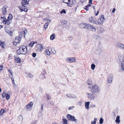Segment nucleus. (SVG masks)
<instances>
[{"mask_svg": "<svg viewBox=\"0 0 124 124\" xmlns=\"http://www.w3.org/2000/svg\"><path fill=\"white\" fill-rule=\"evenodd\" d=\"M7 7V6L5 5L2 8V13L3 15L1 16L0 19L2 21L1 23H3L4 24H5L7 23L8 25H9L11 23V20L8 19L7 20L5 18V16L6 13V8Z\"/></svg>", "mask_w": 124, "mask_h": 124, "instance_id": "obj_1", "label": "nucleus"}, {"mask_svg": "<svg viewBox=\"0 0 124 124\" xmlns=\"http://www.w3.org/2000/svg\"><path fill=\"white\" fill-rule=\"evenodd\" d=\"M88 88H90L91 92L93 94H95L100 91V86L97 84H95L91 86H89Z\"/></svg>", "mask_w": 124, "mask_h": 124, "instance_id": "obj_2", "label": "nucleus"}, {"mask_svg": "<svg viewBox=\"0 0 124 124\" xmlns=\"http://www.w3.org/2000/svg\"><path fill=\"white\" fill-rule=\"evenodd\" d=\"M27 52V49L26 46H22L20 47L18 49L17 51V54H25Z\"/></svg>", "mask_w": 124, "mask_h": 124, "instance_id": "obj_3", "label": "nucleus"}, {"mask_svg": "<svg viewBox=\"0 0 124 124\" xmlns=\"http://www.w3.org/2000/svg\"><path fill=\"white\" fill-rule=\"evenodd\" d=\"M118 58L121 62L122 69L124 71V51L123 54H120Z\"/></svg>", "mask_w": 124, "mask_h": 124, "instance_id": "obj_4", "label": "nucleus"}, {"mask_svg": "<svg viewBox=\"0 0 124 124\" xmlns=\"http://www.w3.org/2000/svg\"><path fill=\"white\" fill-rule=\"evenodd\" d=\"M105 20L104 16L101 15L99 16L98 20L97 21V24L100 25H102L104 23Z\"/></svg>", "mask_w": 124, "mask_h": 124, "instance_id": "obj_5", "label": "nucleus"}, {"mask_svg": "<svg viewBox=\"0 0 124 124\" xmlns=\"http://www.w3.org/2000/svg\"><path fill=\"white\" fill-rule=\"evenodd\" d=\"M113 78V75L112 74H110L108 76L107 80V83L109 84L112 83Z\"/></svg>", "mask_w": 124, "mask_h": 124, "instance_id": "obj_6", "label": "nucleus"}, {"mask_svg": "<svg viewBox=\"0 0 124 124\" xmlns=\"http://www.w3.org/2000/svg\"><path fill=\"white\" fill-rule=\"evenodd\" d=\"M33 105V103L32 102H31L27 104L25 106V108L27 110L30 111L31 110Z\"/></svg>", "mask_w": 124, "mask_h": 124, "instance_id": "obj_7", "label": "nucleus"}, {"mask_svg": "<svg viewBox=\"0 0 124 124\" xmlns=\"http://www.w3.org/2000/svg\"><path fill=\"white\" fill-rule=\"evenodd\" d=\"M94 94L92 93H90L88 92H87L86 93V95L87 98L91 100H93L95 98V96L94 95Z\"/></svg>", "mask_w": 124, "mask_h": 124, "instance_id": "obj_8", "label": "nucleus"}, {"mask_svg": "<svg viewBox=\"0 0 124 124\" xmlns=\"http://www.w3.org/2000/svg\"><path fill=\"white\" fill-rule=\"evenodd\" d=\"M66 60L67 62L70 63L77 62L75 57H67L66 58Z\"/></svg>", "mask_w": 124, "mask_h": 124, "instance_id": "obj_9", "label": "nucleus"}, {"mask_svg": "<svg viewBox=\"0 0 124 124\" xmlns=\"http://www.w3.org/2000/svg\"><path fill=\"white\" fill-rule=\"evenodd\" d=\"M89 21L91 23L93 24H97V20L94 17L91 16L89 17Z\"/></svg>", "mask_w": 124, "mask_h": 124, "instance_id": "obj_10", "label": "nucleus"}, {"mask_svg": "<svg viewBox=\"0 0 124 124\" xmlns=\"http://www.w3.org/2000/svg\"><path fill=\"white\" fill-rule=\"evenodd\" d=\"M67 116L69 120L72 121H74L76 122H77V120L75 119L74 116H72L68 114L67 115Z\"/></svg>", "mask_w": 124, "mask_h": 124, "instance_id": "obj_11", "label": "nucleus"}, {"mask_svg": "<svg viewBox=\"0 0 124 124\" xmlns=\"http://www.w3.org/2000/svg\"><path fill=\"white\" fill-rule=\"evenodd\" d=\"M116 47L120 49L124 50V44L121 43H118L116 45Z\"/></svg>", "mask_w": 124, "mask_h": 124, "instance_id": "obj_12", "label": "nucleus"}, {"mask_svg": "<svg viewBox=\"0 0 124 124\" xmlns=\"http://www.w3.org/2000/svg\"><path fill=\"white\" fill-rule=\"evenodd\" d=\"M75 0H69L67 4V5L69 7H71L76 3Z\"/></svg>", "mask_w": 124, "mask_h": 124, "instance_id": "obj_13", "label": "nucleus"}, {"mask_svg": "<svg viewBox=\"0 0 124 124\" xmlns=\"http://www.w3.org/2000/svg\"><path fill=\"white\" fill-rule=\"evenodd\" d=\"M66 96L69 98H70L76 99L77 98V97L76 95L70 93L67 94Z\"/></svg>", "mask_w": 124, "mask_h": 124, "instance_id": "obj_14", "label": "nucleus"}, {"mask_svg": "<svg viewBox=\"0 0 124 124\" xmlns=\"http://www.w3.org/2000/svg\"><path fill=\"white\" fill-rule=\"evenodd\" d=\"M2 96L3 98L6 97V99L8 100L9 99L10 97V95L5 93H3L2 94Z\"/></svg>", "mask_w": 124, "mask_h": 124, "instance_id": "obj_15", "label": "nucleus"}, {"mask_svg": "<svg viewBox=\"0 0 124 124\" xmlns=\"http://www.w3.org/2000/svg\"><path fill=\"white\" fill-rule=\"evenodd\" d=\"M14 58L15 61L16 62L18 63L20 62L21 60L19 58V56H18L17 55H15L14 56Z\"/></svg>", "mask_w": 124, "mask_h": 124, "instance_id": "obj_16", "label": "nucleus"}, {"mask_svg": "<svg viewBox=\"0 0 124 124\" xmlns=\"http://www.w3.org/2000/svg\"><path fill=\"white\" fill-rule=\"evenodd\" d=\"M38 50L39 51H42L43 50V46L41 44H39L37 46Z\"/></svg>", "mask_w": 124, "mask_h": 124, "instance_id": "obj_17", "label": "nucleus"}, {"mask_svg": "<svg viewBox=\"0 0 124 124\" xmlns=\"http://www.w3.org/2000/svg\"><path fill=\"white\" fill-rule=\"evenodd\" d=\"M20 9L21 12L23 11L26 12L28 10V8L25 6H23L22 7L20 8Z\"/></svg>", "mask_w": 124, "mask_h": 124, "instance_id": "obj_18", "label": "nucleus"}, {"mask_svg": "<svg viewBox=\"0 0 124 124\" xmlns=\"http://www.w3.org/2000/svg\"><path fill=\"white\" fill-rule=\"evenodd\" d=\"M29 0H23L22 4L23 6H25L29 4Z\"/></svg>", "mask_w": 124, "mask_h": 124, "instance_id": "obj_19", "label": "nucleus"}, {"mask_svg": "<svg viewBox=\"0 0 124 124\" xmlns=\"http://www.w3.org/2000/svg\"><path fill=\"white\" fill-rule=\"evenodd\" d=\"M21 39V38L16 37V39L15 40V42L16 43H19L20 42Z\"/></svg>", "mask_w": 124, "mask_h": 124, "instance_id": "obj_20", "label": "nucleus"}, {"mask_svg": "<svg viewBox=\"0 0 124 124\" xmlns=\"http://www.w3.org/2000/svg\"><path fill=\"white\" fill-rule=\"evenodd\" d=\"M91 26V25L89 24L85 23V29L89 30Z\"/></svg>", "mask_w": 124, "mask_h": 124, "instance_id": "obj_21", "label": "nucleus"}, {"mask_svg": "<svg viewBox=\"0 0 124 124\" xmlns=\"http://www.w3.org/2000/svg\"><path fill=\"white\" fill-rule=\"evenodd\" d=\"M90 103V102L89 101L85 102V107L86 109H88L89 108V105Z\"/></svg>", "mask_w": 124, "mask_h": 124, "instance_id": "obj_22", "label": "nucleus"}, {"mask_svg": "<svg viewBox=\"0 0 124 124\" xmlns=\"http://www.w3.org/2000/svg\"><path fill=\"white\" fill-rule=\"evenodd\" d=\"M0 46L2 48H4L6 46V44L5 42L4 41H1L0 42Z\"/></svg>", "mask_w": 124, "mask_h": 124, "instance_id": "obj_23", "label": "nucleus"}, {"mask_svg": "<svg viewBox=\"0 0 124 124\" xmlns=\"http://www.w3.org/2000/svg\"><path fill=\"white\" fill-rule=\"evenodd\" d=\"M120 116L119 115H117L116 117L115 122L116 123L119 124L120 123Z\"/></svg>", "mask_w": 124, "mask_h": 124, "instance_id": "obj_24", "label": "nucleus"}, {"mask_svg": "<svg viewBox=\"0 0 124 124\" xmlns=\"http://www.w3.org/2000/svg\"><path fill=\"white\" fill-rule=\"evenodd\" d=\"M45 54L46 55H49L50 54V53L49 50L48 49H46L45 52Z\"/></svg>", "mask_w": 124, "mask_h": 124, "instance_id": "obj_25", "label": "nucleus"}, {"mask_svg": "<svg viewBox=\"0 0 124 124\" xmlns=\"http://www.w3.org/2000/svg\"><path fill=\"white\" fill-rule=\"evenodd\" d=\"M17 119L19 121L22 122L23 120V118L22 116L20 115L18 117Z\"/></svg>", "mask_w": 124, "mask_h": 124, "instance_id": "obj_26", "label": "nucleus"}, {"mask_svg": "<svg viewBox=\"0 0 124 124\" xmlns=\"http://www.w3.org/2000/svg\"><path fill=\"white\" fill-rule=\"evenodd\" d=\"M5 31L6 32L8 33L11 36L12 35V33L8 29V28L5 29Z\"/></svg>", "mask_w": 124, "mask_h": 124, "instance_id": "obj_27", "label": "nucleus"}, {"mask_svg": "<svg viewBox=\"0 0 124 124\" xmlns=\"http://www.w3.org/2000/svg\"><path fill=\"white\" fill-rule=\"evenodd\" d=\"M27 30L25 28L23 29H22V31L21 32L22 33L25 35L27 33Z\"/></svg>", "mask_w": 124, "mask_h": 124, "instance_id": "obj_28", "label": "nucleus"}, {"mask_svg": "<svg viewBox=\"0 0 124 124\" xmlns=\"http://www.w3.org/2000/svg\"><path fill=\"white\" fill-rule=\"evenodd\" d=\"M87 83L88 85H92V80L91 79H88L87 81Z\"/></svg>", "mask_w": 124, "mask_h": 124, "instance_id": "obj_29", "label": "nucleus"}, {"mask_svg": "<svg viewBox=\"0 0 124 124\" xmlns=\"http://www.w3.org/2000/svg\"><path fill=\"white\" fill-rule=\"evenodd\" d=\"M85 23H81L80 24L79 26V27L82 29L85 28Z\"/></svg>", "mask_w": 124, "mask_h": 124, "instance_id": "obj_30", "label": "nucleus"}, {"mask_svg": "<svg viewBox=\"0 0 124 124\" xmlns=\"http://www.w3.org/2000/svg\"><path fill=\"white\" fill-rule=\"evenodd\" d=\"M91 5L90 4H89L85 6L84 8V9L86 10H88L91 6Z\"/></svg>", "mask_w": 124, "mask_h": 124, "instance_id": "obj_31", "label": "nucleus"}, {"mask_svg": "<svg viewBox=\"0 0 124 124\" xmlns=\"http://www.w3.org/2000/svg\"><path fill=\"white\" fill-rule=\"evenodd\" d=\"M55 38V34L54 33H53L51 35L50 37V39L51 40H53Z\"/></svg>", "mask_w": 124, "mask_h": 124, "instance_id": "obj_32", "label": "nucleus"}, {"mask_svg": "<svg viewBox=\"0 0 124 124\" xmlns=\"http://www.w3.org/2000/svg\"><path fill=\"white\" fill-rule=\"evenodd\" d=\"M96 29L93 26L91 25V26L89 30H91L93 31H96Z\"/></svg>", "mask_w": 124, "mask_h": 124, "instance_id": "obj_33", "label": "nucleus"}, {"mask_svg": "<svg viewBox=\"0 0 124 124\" xmlns=\"http://www.w3.org/2000/svg\"><path fill=\"white\" fill-rule=\"evenodd\" d=\"M37 43V42H34L33 41L32 42L29 44V46L30 47H32L35 44Z\"/></svg>", "mask_w": 124, "mask_h": 124, "instance_id": "obj_34", "label": "nucleus"}, {"mask_svg": "<svg viewBox=\"0 0 124 124\" xmlns=\"http://www.w3.org/2000/svg\"><path fill=\"white\" fill-rule=\"evenodd\" d=\"M11 79L12 81V84L14 86V87H15L16 86V85L15 84V83L14 78L13 77L11 78Z\"/></svg>", "mask_w": 124, "mask_h": 124, "instance_id": "obj_35", "label": "nucleus"}, {"mask_svg": "<svg viewBox=\"0 0 124 124\" xmlns=\"http://www.w3.org/2000/svg\"><path fill=\"white\" fill-rule=\"evenodd\" d=\"M62 121L63 124H67L68 121L67 120L65 119H63Z\"/></svg>", "mask_w": 124, "mask_h": 124, "instance_id": "obj_36", "label": "nucleus"}, {"mask_svg": "<svg viewBox=\"0 0 124 124\" xmlns=\"http://www.w3.org/2000/svg\"><path fill=\"white\" fill-rule=\"evenodd\" d=\"M48 24L49 23L47 22L45 24L44 26V28L45 29V30L48 27Z\"/></svg>", "mask_w": 124, "mask_h": 124, "instance_id": "obj_37", "label": "nucleus"}, {"mask_svg": "<svg viewBox=\"0 0 124 124\" xmlns=\"http://www.w3.org/2000/svg\"><path fill=\"white\" fill-rule=\"evenodd\" d=\"M51 53L53 54H55L56 53V52L55 51L54 49V48H52L51 49Z\"/></svg>", "mask_w": 124, "mask_h": 124, "instance_id": "obj_38", "label": "nucleus"}, {"mask_svg": "<svg viewBox=\"0 0 124 124\" xmlns=\"http://www.w3.org/2000/svg\"><path fill=\"white\" fill-rule=\"evenodd\" d=\"M95 64H92L91 66V69L93 70H94L95 68Z\"/></svg>", "mask_w": 124, "mask_h": 124, "instance_id": "obj_39", "label": "nucleus"}, {"mask_svg": "<svg viewBox=\"0 0 124 124\" xmlns=\"http://www.w3.org/2000/svg\"><path fill=\"white\" fill-rule=\"evenodd\" d=\"M13 18V16H12V15L10 14L8 16V19L9 20H11Z\"/></svg>", "mask_w": 124, "mask_h": 124, "instance_id": "obj_40", "label": "nucleus"}, {"mask_svg": "<svg viewBox=\"0 0 124 124\" xmlns=\"http://www.w3.org/2000/svg\"><path fill=\"white\" fill-rule=\"evenodd\" d=\"M6 112L5 110L3 109H2L0 110V115H2L5 113Z\"/></svg>", "mask_w": 124, "mask_h": 124, "instance_id": "obj_41", "label": "nucleus"}, {"mask_svg": "<svg viewBox=\"0 0 124 124\" xmlns=\"http://www.w3.org/2000/svg\"><path fill=\"white\" fill-rule=\"evenodd\" d=\"M103 119L102 118H101L100 120V124H102L103 122Z\"/></svg>", "mask_w": 124, "mask_h": 124, "instance_id": "obj_42", "label": "nucleus"}, {"mask_svg": "<svg viewBox=\"0 0 124 124\" xmlns=\"http://www.w3.org/2000/svg\"><path fill=\"white\" fill-rule=\"evenodd\" d=\"M62 22L65 24H66L67 23L68 21L66 20H63L62 21Z\"/></svg>", "mask_w": 124, "mask_h": 124, "instance_id": "obj_43", "label": "nucleus"}, {"mask_svg": "<svg viewBox=\"0 0 124 124\" xmlns=\"http://www.w3.org/2000/svg\"><path fill=\"white\" fill-rule=\"evenodd\" d=\"M74 107H75L74 106H71L70 107L68 108V109L69 110H70L74 108Z\"/></svg>", "mask_w": 124, "mask_h": 124, "instance_id": "obj_44", "label": "nucleus"}, {"mask_svg": "<svg viewBox=\"0 0 124 124\" xmlns=\"http://www.w3.org/2000/svg\"><path fill=\"white\" fill-rule=\"evenodd\" d=\"M60 13L61 14H62L63 13L65 14L66 13V11H65V10L64 9L60 12Z\"/></svg>", "mask_w": 124, "mask_h": 124, "instance_id": "obj_45", "label": "nucleus"}, {"mask_svg": "<svg viewBox=\"0 0 124 124\" xmlns=\"http://www.w3.org/2000/svg\"><path fill=\"white\" fill-rule=\"evenodd\" d=\"M69 0H63V2L66 4H67L68 2H69Z\"/></svg>", "mask_w": 124, "mask_h": 124, "instance_id": "obj_46", "label": "nucleus"}, {"mask_svg": "<svg viewBox=\"0 0 124 124\" xmlns=\"http://www.w3.org/2000/svg\"><path fill=\"white\" fill-rule=\"evenodd\" d=\"M44 20H46V21H48L49 23L50 22H51V20L50 19H47V18L45 19H44Z\"/></svg>", "mask_w": 124, "mask_h": 124, "instance_id": "obj_47", "label": "nucleus"}, {"mask_svg": "<svg viewBox=\"0 0 124 124\" xmlns=\"http://www.w3.org/2000/svg\"><path fill=\"white\" fill-rule=\"evenodd\" d=\"M46 71L45 70H44L42 72L41 74H42V75H44L46 73Z\"/></svg>", "mask_w": 124, "mask_h": 124, "instance_id": "obj_48", "label": "nucleus"}, {"mask_svg": "<svg viewBox=\"0 0 124 124\" xmlns=\"http://www.w3.org/2000/svg\"><path fill=\"white\" fill-rule=\"evenodd\" d=\"M82 104V102L81 101L78 102V104L79 106H81Z\"/></svg>", "mask_w": 124, "mask_h": 124, "instance_id": "obj_49", "label": "nucleus"}, {"mask_svg": "<svg viewBox=\"0 0 124 124\" xmlns=\"http://www.w3.org/2000/svg\"><path fill=\"white\" fill-rule=\"evenodd\" d=\"M28 76L30 78H32L33 77V75L32 74L30 73L28 74Z\"/></svg>", "mask_w": 124, "mask_h": 124, "instance_id": "obj_50", "label": "nucleus"}, {"mask_svg": "<svg viewBox=\"0 0 124 124\" xmlns=\"http://www.w3.org/2000/svg\"><path fill=\"white\" fill-rule=\"evenodd\" d=\"M8 71L9 72V73H10V74L12 76H13V72H12V70H8Z\"/></svg>", "mask_w": 124, "mask_h": 124, "instance_id": "obj_51", "label": "nucleus"}, {"mask_svg": "<svg viewBox=\"0 0 124 124\" xmlns=\"http://www.w3.org/2000/svg\"><path fill=\"white\" fill-rule=\"evenodd\" d=\"M36 55V54L35 53H33L32 54V56L33 57H35Z\"/></svg>", "mask_w": 124, "mask_h": 124, "instance_id": "obj_52", "label": "nucleus"}, {"mask_svg": "<svg viewBox=\"0 0 124 124\" xmlns=\"http://www.w3.org/2000/svg\"><path fill=\"white\" fill-rule=\"evenodd\" d=\"M12 57V55L11 54H10L9 55V56L8 57V59H10Z\"/></svg>", "mask_w": 124, "mask_h": 124, "instance_id": "obj_53", "label": "nucleus"}, {"mask_svg": "<svg viewBox=\"0 0 124 124\" xmlns=\"http://www.w3.org/2000/svg\"><path fill=\"white\" fill-rule=\"evenodd\" d=\"M96 122L95 121H93L91 122V124H95Z\"/></svg>", "mask_w": 124, "mask_h": 124, "instance_id": "obj_54", "label": "nucleus"}, {"mask_svg": "<svg viewBox=\"0 0 124 124\" xmlns=\"http://www.w3.org/2000/svg\"><path fill=\"white\" fill-rule=\"evenodd\" d=\"M44 105L43 104H42L41 105V109L42 110H43V107Z\"/></svg>", "mask_w": 124, "mask_h": 124, "instance_id": "obj_55", "label": "nucleus"}, {"mask_svg": "<svg viewBox=\"0 0 124 124\" xmlns=\"http://www.w3.org/2000/svg\"><path fill=\"white\" fill-rule=\"evenodd\" d=\"M3 65H1L0 66V70H1L3 69Z\"/></svg>", "mask_w": 124, "mask_h": 124, "instance_id": "obj_56", "label": "nucleus"}, {"mask_svg": "<svg viewBox=\"0 0 124 124\" xmlns=\"http://www.w3.org/2000/svg\"><path fill=\"white\" fill-rule=\"evenodd\" d=\"M44 62L45 63V64H47V63H48L47 61H46V60H45L44 61Z\"/></svg>", "mask_w": 124, "mask_h": 124, "instance_id": "obj_57", "label": "nucleus"}, {"mask_svg": "<svg viewBox=\"0 0 124 124\" xmlns=\"http://www.w3.org/2000/svg\"><path fill=\"white\" fill-rule=\"evenodd\" d=\"M99 13V12L98 11L97 12V13L95 14V16H97L98 15V13Z\"/></svg>", "mask_w": 124, "mask_h": 124, "instance_id": "obj_58", "label": "nucleus"}, {"mask_svg": "<svg viewBox=\"0 0 124 124\" xmlns=\"http://www.w3.org/2000/svg\"><path fill=\"white\" fill-rule=\"evenodd\" d=\"M115 8H114L112 12L113 13H114L115 12Z\"/></svg>", "mask_w": 124, "mask_h": 124, "instance_id": "obj_59", "label": "nucleus"}, {"mask_svg": "<svg viewBox=\"0 0 124 124\" xmlns=\"http://www.w3.org/2000/svg\"><path fill=\"white\" fill-rule=\"evenodd\" d=\"M92 0H89V2L90 3H92Z\"/></svg>", "mask_w": 124, "mask_h": 124, "instance_id": "obj_60", "label": "nucleus"}, {"mask_svg": "<svg viewBox=\"0 0 124 124\" xmlns=\"http://www.w3.org/2000/svg\"><path fill=\"white\" fill-rule=\"evenodd\" d=\"M52 124H58L56 122H54L52 123Z\"/></svg>", "mask_w": 124, "mask_h": 124, "instance_id": "obj_61", "label": "nucleus"}, {"mask_svg": "<svg viewBox=\"0 0 124 124\" xmlns=\"http://www.w3.org/2000/svg\"><path fill=\"white\" fill-rule=\"evenodd\" d=\"M97 120V118H94V121L96 122V121Z\"/></svg>", "mask_w": 124, "mask_h": 124, "instance_id": "obj_62", "label": "nucleus"}, {"mask_svg": "<svg viewBox=\"0 0 124 124\" xmlns=\"http://www.w3.org/2000/svg\"><path fill=\"white\" fill-rule=\"evenodd\" d=\"M101 29L102 31H101V32H102L103 31H104V29L103 28H101Z\"/></svg>", "mask_w": 124, "mask_h": 124, "instance_id": "obj_63", "label": "nucleus"}, {"mask_svg": "<svg viewBox=\"0 0 124 124\" xmlns=\"http://www.w3.org/2000/svg\"><path fill=\"white\" fill-rule=\"evenodd\" d=\"M93 9H95V6H93Z\"/></svg>", "mask_w": 124, "mask_h": 124, "instance_id": "obj_64", "label": "nucleus"}]
</instances>
